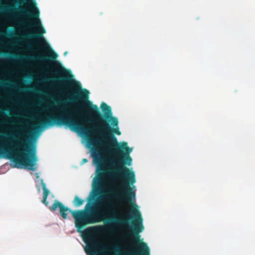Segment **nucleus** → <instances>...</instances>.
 Wrapping results in <instances>:
<instances>
[{
  "label": "nucleus",
  "mask_w": 255,
  "mask_h": 255,
  "mask_svg": "<svg viewBox=\"0 0 255 255\" xmlns=\"http://www.w3.org/2000/svg\"><path fill=\"white\" fill-rule=\"evenodd\" d=\"M76 88L80 92H74L71 100L82 103H77V107L70 111H68L66 105L62 103L56 108L52 106V108L60 112V114L38 117V122L31 125L32 130L37 131L54 125H64L84 135L88 144L95 147L91 153L94 162L97 165V176L94 186L95 195L101 191L106 176L114 178L119 175L125 179L119 186L121 194H119L117 186L110 188L109 193L117 200L135 206L134 187L130 186L136 182L135 174L125 165L131 164L129 153L132 149L126 142H121L119 145L113 134H121L118 125L113 126L116 128H111L107 121L103 119L98 106L88 100L89 91L86 89L81 90L80 85Z\"/></svg>",
  "instance_id": "nucleus-1"
},
{
  "label": "nucleus",
  "mask_w": 255,
  "mask_h": 255,
  "mask_svg": "<svg viewBox=\"0 0 255 255\" xmlns=\"http://www.w3.org/2000/svg\"><path fill=\"white\" fill-rule=\"evenodd\" d=\"M94 181L93 198L88 199V203L84 210H72L57 200L54 201L52 206L49 207V209L52 212H55L59 208L60 215L64 219L67 218L68 213H71L75 219V227L78 232H80L81 230L88 225L99 223L104 220L108 223L114 225L119 226L128 225L131 218L125 212H119L110 202L107 201L104 202L103 208L98 207V204L95 206L90 205V200H93L94 197L101 193L104 182H102L100 192L95 195L94 186L96 177L94 179Z\"/></svg>",
  "instance_id": "nucleus-2"
},
{
  "label": "nucleus",
  "mask_w": 255,
  "mask_h": 255,
  "mask_svg": "<svg viewBox=\"0 0 255 255\" xmlns=\"http://www.w3.org/2000/svg\"><path fill=\"white\" fill-rule=\"evenodd\" d=\"M22 132L18 133L16 138V146L21 147V150L13 152L9 149L0 146V155L4 153L6 154L7 158L12 160L16 165V167L21 166L25 169L34 171L36 169L34 166L37 161L36 150L34 147L32 148L30 135L31 132L20 128Z\"/></svg>",
  "instance_id": "nucleus-3"
},
{
  "label": "nucleus",
  "mask_w": 255,
  "mask_h": 255,
  "mask_svg": "<svg viewBox=\"0 0 255 255\" xmlns=\"http://www.w3.org/2000/svg\"><path fill=\"white\" fill-rule=\"evenodd\" d=\"M28 4L29 7L31 9V11H29L24 7H20L18 8L19 11L27 16L33 18L32 21H27L26 24L29 27L35 26L39 29V31L35 33H29L27 36L29 38H36L41 39L44 42L43 47L50 52V53L48 56L40 55L38 56L35 58L41 61L49 60L56 64L59 65V63L56 61L57 57V55L52 49H51L48 44L45 42L43 34L45 33V29L41 26L40 20L39 19V11L38 8L36 6V4L32 2H28Z\"/></svg>",
  "instance_id": "nucleus-4"
},
{
  "label": "nucleus",
  "mask_w": 255,
  "mask_h": 255,
  "mask_svg": "<svg viewBox=\"0 0 255 255\" xmlns=\"http://www.w3.org/2000/svg\"><path fill=\"white\" fill-rule=\"evenodd\" d=\"M95 229L94 227H89L86 229L83 234V239L87 246L85 248V251L88 255H103L108 252H114L120 254L121 246L115 245L112 247H107L100 243L94 236Z\"/></svg>",
  "instance_id": "nucleus-5"
},
{
  "label": "nucleus",
  "mask_w": 255,
  "mask_h": 255,
  "mask_svg": "<svg viewBox=\"0 0 255 255\" xmlns=\"http://www.w3.org/2000/svg\"><path fill=\"white\" fill-rule=\"evenodd\" d=\"M131 213L134 214L135 220L132 222V232L130 234V237L131 240L137 243V246L139 247V255H149V249L147 244L140 241V235L139 233L142 232L144 227L142 225V218L139 211L136 209L131 210ZM121 255H136L135 253L128 251Z\"/></svg>",
  "instance_id": "nucleus-6"
},
{
  "label": "nucleus",
  "mask_w": 255,
  "mask_h": 255,
  "mask_svg": "<svg viewBox=\"0 0 255 255\" xmlns=\"http://www.w3.org/2000/svg\"><path fill=\"white\" fill-rule=\"evenodd\" d=\"M101 108L104 113L103 117L105 120L111 122L112 126H117L119 124L118 120L117 118L112 116L113 113L111 107L103 102L101 105Z\"/></svg>",
  "instance_id": "nucleus-7"
},
{
  "label": "nucleus",
  "mask_w": 255,
  "mask_h": 255,
  "mask_svg": "<svg viewBox=\"0 0 255 255\" xmlns=\"http://www.w3.org/2000/svg\"><path fill=\"white\" fill-rule=\"evenodd\" d=\"M41 185H42V189L43 190V199H42V202L46 206H48L49 203L47 201V198L49 194V191L48 189H47L46 184L45 183H44V182L42 180L41 181Z\"/></svg>",
  "instance_id": "nucleus-8"
},
{
  "label": "nucleus",
  "mask_w": 255,
  "mask_h": 255,
  "mask_svg": "<svg viewBox=\"0 0 255 255\" xmlns=\"http://www.w3.org/2000/svg\"><path fill=\"white\" fill-rule=\"evenodd\" d=\"M57 83L59 85H66L68 84L75 83L74 80L72 79L69 77H61L57 81Z\"/></svg>",
  "instance_id": "nucleus-9"
},
{
  "label": "nucleus",
  "mask_w": 255,
  "mask_h": 255,
  "mask_svg": "<svg viewBox=\"0 0 255 255\" xmlns=\"http://www.w3.org/2000/svg\"><path fill=\"white\" fill-rule=\"evenodd\" d=\"M84 200L80 198L78 196H75L73 203L75 207H80L83 204Z\"/></svg>",
  "instance_id": "nucleus-10"
},
{
  "label": "nucleus",
  "mask_w": 255,
  "mask_h": 255,
  "mask_svg": "<svg viewBox=\"0 0 255 255\" xmlns=\"http://www.w3.org/2000/svg\"><path fill=\"white\" fill-rule=\"evenodd\" d=\"M12 6H7V7H3V9H4L5 10H8V11H10V10H12Z\"/></svg>",
  "instance_id": "nucleus-11"
},
{
  "label": "nucleus",
  "mask_w": 255,
  "mask_h": 255,
  "mask_svg": "<svg viewBox=\"0 0 255 255\" xmlns=\"http://www.w3.org/2000/svg\"><path fill=\"white\" fill-rule=\"evenodd\" d=\"M83 162H87L88 161V160L86 158L83 159Z\"/></svg>",
  "instance_id": "nucleus-12"
},
{
  "label": "nucleus",
  "mask_w": 255,
  "mask_h": 255,
  "mask_svg": "<svg viewBox=\"0 0 255 255\" xmlns=\"http://www.w3.org/2000/svg\"><path fill=\"white\" fill-rule=\"evenodd\" d=\"M0 85H3V86H5L6 85L5 84H4L3 83H0Z\"/></svg>",
  "instance_id": "nucleus-13"
},
{
  "label": "nucleus",
  "mask_w": 255,
  "mask_h": 255,
  "mask_svg": "<svg viewBox=\"0 0 255 255\" xmlns=\"http://www.w3.org/2000/svg\"><path fill=\"white\" fill-rule=\"evenodd\" d=\"M1 111H2V110L0 109V112H1Z\"/></svg>",
  "instance_id": "nucleus-14"
}]
</instances>
